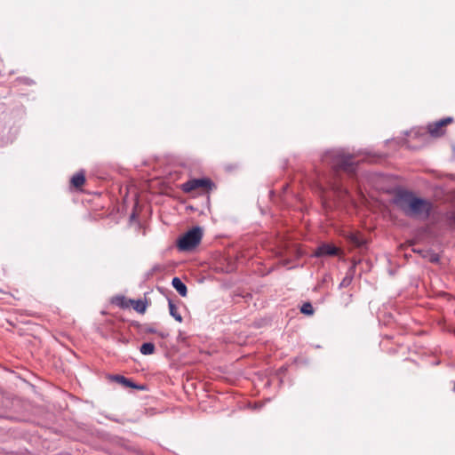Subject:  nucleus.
I'll return each mask as SVG.
<instances>
[{
    "label": "nucleus",
    "instance_id": "obj_9",
    "mask_svg": "<svg viewBox=\"0 0 455 455\" xmlns=\"http://www.w3.org/2000/svg\"><path fill=\"white\" fill-rule=\"evenodd\" d=\"M173 288L181 297H186L188 294V288L186 284L179 277H174L172 281Z\"/></svg>",
    "mask_w": 455,
    "mask_h": 455
},
{
    "label": "nucleus",
    "instance_id": "obj_17",
    "mask_svg": "<svg viewBox=\"0 0 455 455\" xmlns=\"http://www.w3.org/2000/svg\"><path fill=\"white\" fill-rule=\"evenodd\" d=\"M162 269L161 266L160 265H155L151 269H149L146 274H145V276H146V279L148 280L149 278H151L154 274L156 272H158Z\"/></svg>",
    "mask_w": 455,
    "mask_h": 455
},
{
    "label": "nucleus",
    "instance_id": "obj_4",
    "mask_svg": "<svg viewBox=\"0 0 455 455\" xmlns=\"http://www.w3.org/2000/svg\"><path fill=\"white\" fill-rule=\"evenodd\" d=\"M215 188V184L209 178L191 179L181 185V189L185 193L200 189L202 192L208 193Z\"/></svg>",
    "mask_w": 455,
    "mask_h": 455
},
{
    "label": "nucleus",
    "instance_id": "obj_23",
    "mask_svg": "<svg viewBox=\"0 0 455 455\" xmlns=\"http://www.w3.org/2000/svg\"><path fill=\"white\" fill-rule=\"evenodd\" d=\"M159 335L162 337V338H165L167 336V334H164L163 332L159 333Z\"/></svg>",
    "mask_w": 455,
    "mask_h": 455
},
{
    "label": "nucleus",
    "instance_id": "obj_15",
    "mask_svg": "<svg viewBox=\"0 0 455 455\" xmlns=\"http://www.w3.org/2000/svg\"><path fill=\"white\" fill-rule=\"evenodd\" d=\"M155 350V345L151 342L143 343L140 347V352L144 355H153Z\"/></svg>",
    "mask_w": 455,
    "mask_h": 455
},
{
    "label": "nucleus",
    "instance_id": "obj_19",
    "mask_svg": "<svg viewBox=\"0 0 455 455\" xmlns=\"http://www.w3.org/2000/svg\"><path fill=\"white\" fill-rule=\"evenodd\" d=\"M428 258H429V261L430 262H433V263H437L439 262V255L437 253H435V252H430L428 253Z\"/></svg>",
    "mask_w": 455,
    "mask_h": 455
},
{
    "label": "nucleus",
    "instance_id": "obj_11",
    "mask_svg": "<svg viewBox=\"0 0 455 455\" xmlns=\"http://www.w3.org/2000/svg\"><path fill=\"white\" fill-rule=\"evenodd\" d=\"M355 267V265H353L349 267L346 276L342 279V281L339 283V288H345L350 285L353 280Z\"/></svg>",
    "mask_w": 455,
    "mask_h": 455
},
{
    "label": "nucleus",
    "instance_id": "obj_13",
    "mask_svg": "<svg viewBox=\"0 0 455 455\" xmlns=\"http://www.w3.org/2000/svg\"><path fill=\"white\" fill-rule=\"evenodd\" d=\"M168 306H169L170 315L176 321H178L179 323H181L183 318H182L181 315L178 312V308L175 306V304L173 303V301L172 299H168Z\"/></svg>",
    "mask_w": 455,
    "mask_h": 455
},
{
    "label": "nucleus",
    "instance_id": "obj_18",
    "mask_svg": "<svg viewBox=\"0 0 455 455\" xmlns=\"http://www.w3.org/2000/svg\"><path fill=\"white\" fill-rule=\"evenodd\" d=\"M447 220L449 222V225L451 227H453L455 228V212H451L448 216H447Z\"/></svg>",
    "mask_w": 455,
    "mask_h": 455
},
{
    "label": "nucleus",
    "instance_id": "obj_21",
    "mask_svg": "<svg viewBox=\"0 0 455 455\" xmlns=\"http://www.w3.org/2000/svg\"><path fill=\"white\" fill-rule=\"evenodd\" d=\"M441 122H442L443 125L445 126L449 124H451L453 122V118L452 117H445V118L441 119Z\"/></svg>",
    "mask_w": 455,
    "mask_h": 455
},
{
    "label": "nucleus",
    "instance_id": "obj_14",
    "mask_svg": "<svg viewBox=\"0 0 455 455\" xmlns=\"http://www.w3.org/2000/svg\"><path fill=\"white\" fill-rule=\"evenodd\" d=\"M131 306H132L133 309L140 314H144L146 312L148 303L142 299L134 300V302H131Z\"/></svg>",
    "mask_w": 455,
    "mask_h": 455
},
{
    "label": "nucleus",
    "instance_id": "obj_5",
    "mask_svg": "<svg viewBox=\"0 0 455 455\" xmlns=\"http://www.w3.org/2000/svg\"><path fill=\"white\" fill-rule=\"evenodd\" d=\"M339 253V249L335 245L331 243H323L315 249L314 256L320 258L323 256H336Z\"/></svg>",
    "mask_w": 455,
    "mask_h": 455
},
{
    "label": "nucleus",
    "instance_id": "obj_22",
    "mask_svg": "<svg viewBox=\"0 0 455 455\" xmlns=\"http://www.w3.org/2000/svg\"><path fill=\"white\" fill-rule=\"evenodd\" d=\"M412 251H413L414 252H417V253H419V254L422 255V257H424V258H427V254H425V253H424V251H422V250H419V249H412Z\"/></svg>",
    "mask_w": 455,
    "mask_h": 455
},
{
    "label": "nucleus",
    "instance_id": "obj_12",
    "mask_svg": "<svg viewBox=\"0 0 455 455\" xmlns=\"http://www.w3.org/2000/svg\"><path fill=\"white\" fill-rule=\"evenodd\" d=\"M115 305L121 308H128L131 306V302H134V299H127L124 296L116 297L112 301Z\"/></svg>",
    "mask_w": 455,
    "mask_h": 455
},
{
    "label": "nucleus",
    "instance_id": "obj_16",
    "mask_svg": "<svg viewBox=\"0 0 455 455\" xmlns=\"http://www.w3.org/2000/svg\"><path fill=\"white\" fill-rule=\"evenodd\" d=\"M300 312L307 315H312L314 314V308L310 302H305L301 307Z\"/></svg>",
    "mask_w": 455,
    "mask_h": 455
},
{
    "label": "nucleus",
    "instance_id": "obj_20",
    "mask_svg": "<svg viewBox=\"0 0 455 455\" xmlns=\"http://www.w3.org/2000/svg\"><path fill=\"white\" fill-rule=\"evenodd\" d=\"M142 331L146 333H157V331L154 327L147 324L142 327Z\"/></svg>",
    "mask_w": 455,
    "mask_h": 455
},
{
    "label": "nucleus",
    "instance_id": "obj_8",
    "mask_svg": "<svg viewBox=\"0 0 455 455\" xmlns=\"http://www.w3.org/2000/svg\"><path fill=\"white\" fill-rule=\"evenodd\" d=\"M347 241L356 248H363L366 244L363 237L355 233H350L347 236Z\"/></svg>",
    "mask_w": 455,
    "mask_h": 455
},
{
    "label": "nucleus",
    "instance_id": "obj_10",
    "mask_svg": "<svg viewBox=\"0 0 455 455\" xmlns=\"http://www.w3.org/2000/svg\"><path fill=\"white\" fill-rule=\"evenodd\" d=\"M84 182H85V175L83 171L76 173L71 178V184H72V186H74L76 188L82 187L84 184Z\"/></svg>",
    "mask_w": 455,
    "mask_h": 455
},
{
    "label": "nucleus",
    "instance_id": "obj_2",
    "mask_svg": "<svg viewBox=\"0 0 455 455\" xmlns=\"http://www.w3.org/2000/svg\"><path fill=\"white\" fill-rule=\"evenodd\" d=\"M322 161L335 172L342 171L348 174H354L356 170V164L353 160V155L347 153L341 148L327 151L323 156Z\"/></svg>",
    "mask_w": 455,
    "mask_h": 455
},
{
    "label": "nucleus",
    "instance_id": "obj_3",
    "mask_svg": "<svg viewBox=\"0 0 455 455\" xmlns=\"http://www.w3.org/2000/svg\"><path fill=\"white\" fill-rule=\"evenodd\" d=\"M203 229L200 227H194L178 240L180 251H189L195 249L201 242Z\"/></svg>",
    "mask_w": 455,
    "mask_h": 455
},
{
    "label": "nucleus",
    "instance_id": "obj_1",
    "mask_svg": "<svg viewBox=\"0 0 455 455\" xmlns=\"http://www.w3.org/2000/svg\"><path fill=\"white\" fill-rule=\"evenodd\" d=\"M393 204L405 216L421 220H427L433 210L430 201L417 197L409 190H399L393 198Z\"/></svg>",
    "mask_w": 455,
    "mask_h": 455
},
{
    "label": "nucleus",
    "instance_id": "obj_7",
    "mask_svg": "<svg viewBox=\"0 0 455 455\" xmlns=\"http://www.w3.org/2000/svg\"><path fill=\"white\" fill-rule=\"evenodd\" d=\"M427 131L433 137H440L444 134L443 125L441 120L428 124Z\"/></svg>",
    "mask_w": 455,
    "mask_h": 455
},
{
    "label": "nucleus",
    "instance_id": "obj_6",
    "mask_svg": "<svg viewBox=\"0 0 455 455\" xmlns=\"http://www.w3.org/2000/svg\"><path fill=\"white\" fill-rule=\"evenodd\" d=\"M109 379H111L115 382H117L125 387H131V388H134V389H138V390L145 389L144 386L137 385L132 379H127L123 375H118V374L110 375Z\"/></svg>",
    "mask_w": 455,
    "mask_h": 455
}]
</instances>
